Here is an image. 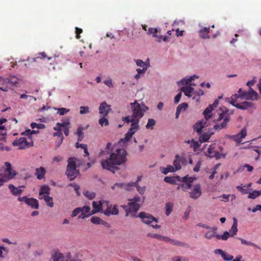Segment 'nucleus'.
Masks as SVG:
<instances>
[{
	"instance_id": "nucleus-1",
	"label": "nucleus",
	"mask_w": 261,
	"mask_h": 261,
	"mask_svg": "<svg viewBox=\"0 0 261 261\" xmlns=\"http://www.w3.org/2000/svg\"><path fill=\"white\" fill-rule=\"evenodd\" d=\"M127 151L123 148H118L110 153L109 158L103 160L101 164L103 169L115 173L118 170V166L124 164L127 161Z\"/></svg>"
},
{
	"instance_id": "nucleus-2",
	"label": "nucleus",
	"mask_w": 261,
	"mask_h": 261,
	"mask_svg": "<svg viewBox=\"0 0 261 261\" xmlns=\"http://www.w3.org/2000/svg\"><path fill=\"white\" fill-rule=\"evenodd\" d=\"M130 201L127 205H122V207L126 212V216L130 215L132 217H136V214L139 210L141 205L144 202V197L142 198L139 196H135L133 199H129Z\"/></svg>"
},
{
	"instance_id": "nucleus-3",
	"label": "nucleus",
	"mask_w": 261,
	"mask_h": 261,
	"mask_svg": "<svg viewBox=\"0 0 261 261\" xmlns=\"http://www.w3.org/2000/svg\"><path fill=\"white\" fill-rule=\"evenodd\" d=\"M219 117L215 120L220 123H217L214 125V128L216 130H220L224 128L227 125V123L230 120V114L228 113V110L226 108H220L218 112Z\"/></svg>"
},
{
	"instance_id": "nucleus-4",
	"label": "nucleus",
	"mask_w": 261,
	"mask_h": 261,
	"mask_svg": "<svg viewBox=\"0 0 261 261\" xmlns=\"http://www.w3.org/2000/svg\"><path fill=\"white\" fill-rule=\"evenodd\" d=\"M132 115L130 118L141 119L144 115V113L148 110V107L145 104L139 103L137 100L130 103Z\"/></svg>"
},
{
	"instance_id": "nucleus-5",
	"label": "nucleus",
	"mask_w": 261,
	"mask_h": 261,
	"mask_svg": "<svg viewBox=\"0 0 261 261\" xmlns=\"http://www.w3.org/2000/svg\"><path fill=\"white\" fill-rule=\"evenodd\" d=\"M6 168L0 172V187L5 182L13 178L16 174V172L12 168L11 164L8 162H5Z\"/></svg>"
},
{
	"instance_id": "nucleus-6",
	"label": "nucleus",
	"mask_w": 261,
	"mask_h": 261,
	"mask_svg": "<svg viewBox=\"0 0 261 261\" xmlns=\"http://www.w3.org/2000/svg\"><path fill=\"white\" fill-rule=\"evenodd\" d=\"M144 223L150 225L153 228H160L161 225L157 224L158 219L152 215L144 212L139 213L138 216Z\"/></svg>"
},
{
	"instance_id": "nucleus-7",
	"label": "nucleus",
	"mask_w": 261,
	"mask_h": 261,
	"mask_svg": "<svg viewBox=\"0 0 261 261\" xmlns=\"http://www.w3.org/2000/svg\"><path fill=\"white\" fill-rule=\"evenodd\" d=\"M238 98V94H235L232 95L230 98L229 103L239 109L246 110L249 108L253 107L254 106V103L253 102L247 101H244L242 102L238 103L237 102Z\"/></svg>"
},
{
	"instance_id": "nucleus-8",
	"label": "nucleus",
	"mask_w": 261,
	"mask_h": 261,
	"mask_svg": "<svg viewBox=\"0 0 261 261\" xmlns=\"http://www.w3.org/2000/svg\"><path fill=\"white\" fill-rule=\"evenodd\" d=\"M223 148L220 144L214 143L211 144L206 151V155L211 158L216 157L220 159L222 154Z\"/></svg>"
},
{
	"instance_id": "nucleus-9",
	"label": "nucleus",
	"mask_w": 261,
	"mask_h": 261,
	"mask_svg": "<svg viewBox=\"0 0 261 261\" xmlns=\"http://www.w3.org/2000/svg\"><path fill=\"white\" fill-rule=\"evenodd\" d=\"M12 145L14 146L18 147L19 149H24L32 147L34 145V143L32 140L30 142L27 141V138L25 137H20L16 138L13 142Z\"/></svg>"
},
{
	"instance_id": "nucleus-10",
	"label": "nucleus",
	"mask_w": 261,
	"mask_h": 261,
	"mask_svg": "<svg viewBox=\"0 0 261 261\" xmlns=\"http://www.w3.org/2000/svg\"><path fill=\"white\" fill-rule=\"evenodd\" d=\"M194 178L191 177H188V176H185V177L181 178V181L182 183L179 185L177 189L179 190L181 189L183 191H186L189 189L192 188V183L193 182Z\"/></svg>"
},
{
	"instance_id": "nucleus-11",
	"label": "nucleus",
	"mask_w": 261,
	"mask_h": 261,
	"mask_svg": "<svg viewBox=\"0 0 261 261\" xmlns=\"http://www.w3.org/2000/svg\"><path fill=\"white\" fill-rule=\"evenodd\" d=\"M122 119L127 123L131 122L130 127L129 128V130L136 133L139 129L140 119L130 118L129 116L122 117Z\"/></svg>"
},
{
	"instance_id": "nucleus-12",
	"label": "nucleus",
	"mask_w": 261,
	"mask_h": 261,
	"mask_svg": "<svg viewBox=\"0 0 261 261\" xmlns=\"http://www.w3.org/2000/svg\"><path fill=\"white\" fill-rule=\"evenodd\" d=\"M147 34L152 35L155 41L161 42L163 40V36L161 35V29L154 28H149Z\"/></svg>"
},
{
	"instance_id": "nucleus-13",
	"label": "nucleus",
	"mask_w": 261,
	"mask_h": 261,
	"mask_svg": "<svg viewBox=\"0 0 261 261\" xmlns=\"http://www.w3.org/2000/svg\"><path fill=\"white\" fill-rule=\"evenodd\" d=\"M241 98L246 100H257L259 98L258 93L252 88L248 92L243 91L241 94Z\"/></svg>"
},
{
	"instance_id": "nucleus-14",
	"label": "nucleus",
	"mask_w": 261,
	"mask_h": 261,
	"mask_svg": "<svg viewBox=\"0 0 261 261\" xmlns=\"http://www.w3.org/2000/svg\"><path fill=\"white\" fill-rule=\"evenodd\" d=\"M18 200L19 201H24L32 208L38 209L39 202L37 199L33 198H28L27 196L18 197Z\"/></svg>"
},
{
	"instance_id": "nucleus-15",
	"label": "nucleus",
	"mask_w": 261,
	"mask_h": 261,
	"mask_svg": "<svg viewBox=\"0 0 261 261\" xmlns=\"http://www.w3.org/2000/svg\"><path fill=\"white\" fill-rule=\"evenodd\" d=\"M189 196L194 199H196L201 196L202 194L201 187L199 184L194 185L189 192Z\"/></svg>"
},
{
	"instance_id": "nucleus-16",
	"label": "nucleus",
	"mask_w": 261,
	"mask_h": 261,
	"mask_svg": "<svg viewBox=\"0 0 261 261\" xmlns=\"http://www.w3.org/2000/svg\"><path fill=\"white\" fill-rule=\"evenodd\" d=\"M247 136V131L246 129H242L241 132L237 135L230 136L229 138L233 140L238 144L240 143L243 139Z\"/></svg>"
},
{
	"instance_id": "nucleus-17",
	"label": "nucleus",
	"mask_w": 261,
	"mask_h": 261,
	"mask_svg": "<svg viewBox=\"0 0 261 261\" xmlns=\"http://www.w3.org/2000/svg\"><path fill=\"white\" fill-rule=\"evenodd\" d=\"M77 161V159L74 157H70L68 160V165L67 166V170H71L75 172H79L78 170L76 169V162Z\"/></svg>"
},
{
	"instance_id": "nucleus-18",
	"label": "nucleus",
	"mask_w": 261,
	"mask_h": 261,
	"mask_svg": "<svg viewBox=\"0 0 261 261\" xmlns=\"http://www.w3.org/2000/svg\"><path fill=\"white\" fill-rule=\"evenodd\" d=\"M80 209L81 214L79 216V218L84 219L93 215V214H92V211H91L90 207L89 206H84L82 207H80Z\"/></svg>"
},
{
	"instance_id": "nucleus-19",
	"label": "nucleus",
	"mask_w": 261,
	"mask_h": 261,
	"mask_svg": "<svg viewBox=\"0 0 261 261\" xmlns=\"http://www.w3.org/2000/svg\"><path fill=\"white\" fill-rule=\"evenodd\" d=\"M110 110V105H108L106 102H102L99 108V113L104 117L108 115Z\"/></svg>"
},
{
	"instance_id": "nucleus-20",
	"label": "nucleus",
	"mask_w": 261,
	"mask_h": 261,
	"mask_svg": "<svg viewBox=\"0 0 261 261\" xmlns=\"http://www.w3.org/2000/svg\"><path fill=\"white\" fill-rule=\"evenodd\" d=\"M206 121L204 120H202L196 123L194 125V129L197 133H201V130L205 126Z\"/></svg>"
},
{
	"instance_id": "nucleus-21",
	"label": "nucleus",
	"mask_w": 261,
	"mask_h": 261,
	"mask_svg": "<svg viewBox=\"0 0 261 261\" xmlns=\"http://www.w3.org/2000/svg\"><path fill=\"white\" fill-rule=\"evenodd\" d=\"M181 177L179 176H166L164 178V181L172 184H177V181H180Z\"/></svg>"
},
{
	"instance_id": "nucleus-22",
	"label": "nucleus",
	"mask_w": 261,
	"mask_h": 261,
	"mask_svg": "<svg viewBox=\"0 0 261 261\" xmlns=\"http://www.w3.org/2000/svg\"><path fill=\"white\" fill-rule=\"evenodd\" d=\"M212 129L208 130V133H204L199 137V141L201 142H207L211 138L212 135L214 134V132L212 131Z\"/></svg>"
},
{
	"instance_id": "nucleus-23",
	"label": "nucleus",
	"mask_w": 261,
	"mask_h": 261,
	"mask_svg": "<svg viewBox=\"0 0 261 261\" xmlns=\"http://www.w3.org/2000/svg\"><path fill=\"white\" fill-rule=\"evenodd\" d=\"M102 201H99L98 203L94 201L92 202L93 210L92 211V214H94L99 212L102 210Z\"/></svg>"
},
{
	"instance_id": "nucleus-24",
	"label": "nucleus",
	"mask_w": 261,
	"mask_h": 261,
	"mask_svg": "<svg viewBox=\"0 0 261 261\" xmlns=\"http://www.w3.org/2000/svg\"><path fill=\"white\" fill-rule=\"evenodd\" d=\"M164 242H168L170 243V244H172L174 245H177L179 246H182V247H187L188 244L186 243H185L184 242H179L175 240H172L170 239L167 237H164Z\"/></svg>"
},
{
	"instance_id": "nucleus-25",
	"label": "nucleus",
	"mask_w": 261,
	"mask_h": 261,
	"mask_svg": "<svg viewBox=\"0 0 261 261\" xmlns=\"http://www.w3.org/2000/svg\"><path fill=\"white\" fill-rule=\"evenodd\" d=\"M103 213L106 216H110V215H117L119 213V211L116 205H114L113 207H108L104 212Z\"/></svg>"
},
{
	"instance_id": "nucleus-26",
	"label": "nucleus",
	"mask_w": 261,
	"mask_h": 261,
	"mask_svg": "<svg viewBox=\"0 0 261 261\" xmlns=\"http://www.w3.org/2000/svg\"><path fill=\"white\" fill-rule=\"evenodd\" d=\"M53 261H66V255L58 251H55L52 255Z\"/></svg>"
},
{
	"instance_id": "nucleus-27",
	"label": "nucleus",
	"mask_w": 261,
	"mask_h": 261,
	"mask_svg": "<svg viewBox=\"0 0 261 261\" xmlns=\"http://www.w3.org/2000/svg\"><path fill=\"white\" fill-rule=\"evenodd\" d=\"M210 33V28L204 27L199 31V34L201 38L203 39H210V36L208 35Z\"/></svg>"
},
{
	"instance_id": "nucleus-28",
	"label": "nucleus",
	"mask_w": 261,
	"mask_h": 261,
	"mask_svg": "<svg viewBox=\"0 0 261 261\" xmlns=\"http://www.w3.org/2000/svg\"><path fill=\"white\" fill-rule=\"evenodd\" d=\"M45 173L46 171L45 169L42 167H40L36 169L35 175L37 176V178L38 179H42L44 177Z\"/></svg>"
},
{
	"instance_id": "nucleus-29",
	"label": "nucleus",
	"mask_w": 261,
	"mask_h": 261,
	"mask_svg": "<svg viewBox=\"0 0 261 261\" xmlns=\"http://www.w3.org/2000/svg\"><path fill=\"white\" fill-rule=\"evenodd\" d=\"M18 79L15 76H10L4 80V82L10 84L11 86H16L18 84Z\"/></svg>"
},
{
	"instance_id": "nucleus-30",
	"label": "nucleus",
	"mask_w": 261,
	"mask_h": 261,
	"mask_svg": "<svg viewBox=\"0 0 261 261\" xmlns=\"http://www.w3.org/2000/svg\"><path fill=\"white\" fill-rule=\"evenodd\" d=\"M213 110V106L209 105V106L206 108L205 110L203 112V114L205 118V120H207L208 119L211 118L212 116V111Z\"/></svg>"
},
{
	"instance_id": "nucleus-31",
	"label": "nucleus",
	"mask_w": 261,
	"mask_h": 261,
	"mask_svg": "<svg viewBox=\"0 0 261 261\" xmlns=\"http://www.w3.org/2000/svg\"><path fill=\"white\" fill-rule=\"evenodd\" d=\"M181 90L188 97L191 96L192 94H194V89L191 86H183Z\"/></svg>"
},
{
	"instance_id": "nucleus-32",
	"label": "nucleus",
	"mask_w": 261,
	"mask_h": 261,
	"mask_svg": "<svg viewBox=\"0 0 261 261\" xmlns=\"http://www.w3.org/2000/svg\"><path fill=\"white\" fill-rule=\"evenodd\" d=\"M238 221L236 218H233V224L231 226V228L230 230V233L231 234V237H233L236 235L238 231Z\"/></svg>"
},
{
	"instance_id": "nucleus-33",
	"label": "nucleus",
	"mask_w": 261,
	"mask_h": 261,
	"mask_svg": "<svg viewBox=\"0 0 261 261\" xmlns=\"http://www.w3.org/2000/svg\"><path fill=\"white\" fill-rule=\"evenodd\" d=\"M9 189L12 194L15 196L20 195L22 192V190L15 187L12 184L9 185Z\"/></svg>"
},
{
	"instance_id": "nucleus-34",
	"label": "nucleus",
	"mask_w": 261,
	"mask_h": 261,
	"mask_svg": "<svg viewBox=\"0 0 261 261\" xmlns=\"http://www.w3.org/2000/svg\"><path fill=\"white\" fill-rule=\"evenodd\" d=\"M50 193V188L48 185L42 186L39 191V196L48 195Z\"/></svg>"
},
{
	"instance_id": "nucleus-35",
	"label": "nucleus",
	"mask_w": 261,
	"mask_h": 261,
	"mask_svg": "<svg viewBox=\"0 0 261 261\" xmlns=\"http://www.w3.org/2000/svg\"><path fill=\"white\" fill-rule=\"evenodd\" d=\"M80 174L79 172H75L71 170H67L66 171V175L70 181L74 180Z\"/></svg>"
},
{
	"instance_id": "nucleus-36",
	"label": "nucleus",
	"mask_w": 261,
	"mask_h": 261,
	"mask_svg": "<svg viewBox=\"0 0 261 261\" xmlns=\"http://www.w3.org/2000/svg\"><path fill=\"white\" fill-rule=\"evenodd\" d=\"M39 199H43L44 201H45L46 204L50 207H52L54 206V202H53V199L52 197L49 196L48 195H43V197H40Z\"/></svg>"
},
{
	"instance_id": "nucleus-37",
	"label": "nucleus",
	"mask_w": 261,
	"mask_h": 261,
	"mask_svg": "<svg viewBox=\"0 0 261 261\" xmlns=\"http://www.w3.org/2000/svg\"><path fill=\"white\" fill-rule=\"evenodd\" d=\"M126 184H124L123 182L120 183H116L112 187V189L114 190L115 188H118L120 189H124L126 191H130L132 190L131 187H128V189L126 188Z\"/></svg>"
},
{
	"instance_id": "nucleus-38",
	"label": "nucleus",
	"mask_w": 261,
	"mask_h": 261,
	"mask_svg": "<svg viewBox=\"0 0 261 261\" xmlns=\"http://www.w3.org/2000/svg\"><path fill=\"white\" fill-rule=\"evenodd\" d=\"M135 133L134 132L131 131L128 129V131L125 134V138L124 139H121L120 140V141H119V143L121 144V142H128L130 140V139L132 137L133 135L135 134Z\"/></svg>"
},
{
	"instance_id": "nucleus-39",
	"label": "nucleus",
	"mask_w": 261,
	"mask_h": 261,
	"mask_svg": "<svg viewBox=\"0 0 261 261\" xmlns=\"http://www.w3.org/2000/svg\"><path fill=\"white\" fill-rule=\"evenodd\" d=\"M181 161V158L179 155H176L175 159L173 162V165L175 170H179L181 168L180 162Z\"/></svg>"
},
{
	"instance_id": "nucleus-40",
	"label": "nucleus",
	"mask_w": 261,
	"mask_h": 261,
	"mask_svg": "<svg viewBox=\"0 0 261 261\" xmlns=\"http://www.w3.org/2000/svg\"><path fill=\"white\" fill-rule=\"evenodd\" d=\"M83 130L84 128L82 126H80L77 129L76 134L78 136V142L81 141L84 138V133L83 132Z\"/></svg>"
},
{
	"instance_id": "nucleus-41",
	"label": "nucleus",
	"mask_w": 261,
	"mask_h": 261,
	"mask_svg": "<svg viewBox=\"0 0 261 261\" xmlns=\"http://www.w3.org/2000/svg\"><path fill=\"white\" fill-rule=\"evenodd\" d=\"M156 122L153 119L149 118L145 127L147 129L152 130L155 125Z\"/></svg>"
},
{
	"instance_id": "nucleus-42",
	"label": "nucleus",
	"mask_w": 261,
	"mask_h": 261,
	"mask_svg": "<svg viewBox=\"0 0 261 261\" xmlns=\"http://www.w3.org/2000/svg\"><path fill=\"white\" fill-rule=\"evenodd\" d=\"M195 78L198 79V76H196V75H193L187 79H183L181 81L178 82V84L179 85H180V84H182L183 83H185L186 84H190V82H191Z\"/></svg>"
},
{
	"instance_id": "nucleus-43",
	"label": "nucleus",
	"mask_w": 261,
	"mask_h": 261,
	"mask_svg": "<svg viewBox=\"0 0 261 261\" xmlns=\"http://www.w3.org/2000/svg\"><path fill=\"white\" fill-rule=\"evenodd\" d=\"M239 239L241 241L242 244L246 245L247 246H254L261 251V248L259 247V246H258L257 245L255 244L254 243H252L251 242L247 241L244 240L242 238H239Z\"/></svg>"
},
{
	"instance_id": "nucleus-44",
	"label": "nucleus",
	"mask_w": 261,
	"mask_h": 261,
	"mask_svg": "<svg viewBox=\"0 0 261 261\" xmlns=\"http://www.w3.org/2000/svg\"><path fill=\"white\" fill-rule=\"evenodd\" d=\"M173 204L170 202H168L166 204V214L169 216L173 210Z\"/></svg>"
},
{
	"instance_id": "nucleus-45",
	"label": "nucleus",
	"mask_w": 261,
	"mask_h": 261,
	"mask_svg": "<svg viewBox=\"0 0 261 261\" xmlns=\"http://www.w3.org/2000/svg\"><path fill=\"white\" fill-rule=\"evenodd\" d=\"M216 228H213V230L207 231L205 234V238L207 239H211L212 238L214 237L215 234L216 233Z\"/></svg>"
},
{
	"instance_id": "nucleus-46",
	"label": "nucleus",
	"mask_w": 261,
	"mask_h": 261,
	"mask_svg": "<svg viewBox=\"0 0 261 261\" xmlns=\"http://www.w3.org/2000/svg\"><path fill=\"white\" fill-rule=\"evenodd\" d=\"M261 194L260 191H254L251 193H250L248 195V197L250 199H255L258 197Z\"/></svg>"
},
{
	"instance_id": "nucleus-47",
	"label": "nucleus",
	"mask_w": 261,
	"mask_h": 261,
	"mask_svg": "<svg viewBox=\"0 0 261 261\" xmlns=\"http://www.w3.org/2000/svg\"><path fill=\"white\" fill-rule=\"evenodd\" d=\"M84 195L87 197L89 200L94 199L95 197V194L94 192L86 191L84 192Z\"/></svg>"
},
{
	"instance_id": "nucleus-48",
	"label": "nucleus",
	"mask_w": 261,
	"mask_h": 261,
	"mask_svg": "<svg viewBox=\"0 0 261 261\" xmlns=\"http://www.w3.org/2000/svg\"><path fill=\"white\" fill-rule=\"evenodd\" d=\"M176 170L174 166L169 165L166 168H164V174H167L169 172H175Z\"/></svg>"
},
{
	"instance_id": "nucleus-49",
	"label": "nucleus",
	"mask_w": 261,
	"mask_h": 261,
	"mask_svg": "<svg viewBox=\"0 0 261 261\" xmlns=\"http://www.w3.org/2000/svg\"><path fill=\"white\" fill-rule=\"evenodd\" d=\"M90 112L89 108L86 106H81L80 107V113L81 115L88 114Z\"/></svg>"
},
{
	"instance_id": "nucleus-50",
	"label": "nucleus",
	"mask_w": 261,
	"mask_h": 261,
	"mask_svg": "<svg viewBox=\"0 0 261 261\" xmlns=\"http://www.w3.org/2000/svg\"><path fill=\"white\" fill-rule=\"evenodd\" d=\"M142 176H139L137 177V180L135 182H131L127 184L126 188L128 189V187H133V186H137L138 185V182L141 180Z\"/></svg>"
},
{
	"instance_id": "nucleus-51",
	"label": "nucleus",
	"mask_w": 261,
	"mask_h": 261,
	"mask_svg": "<svg viewBox=\"0 0 261 261\" xmlns=\"http://www.w3.org/2000/svg\"><path fill=\"white\" fill-rule=\"evenodd\" d=\"M31 127L32 128L34 129L35 128H38L39 129H42L45 127V125L44 124L39 123L37 124L35 122H33L31 124Z\"/></svg>"
},
{
	"instance_id": "nucleus-52",
	"label": "nucleus",
	"mask_w": 261,
	"mask_h": 261,
	"mask_svg": "<svg viewBox=\"0 0 261 261\" xmlns=\"http://www.w3.org/2000/svg\"><path fill=\"white\" fill-rule=\"evenodd\" d=\"M54 136H58L61 137L60 141L59 143L58 146H60V145L62 143L63 140V134L62 130H58V131H57V132L54 133Z\"/></svg>"
},
{
	"instance_id": "nucleus-53",
	"label": "nucleus",
	"mask_w": 261,
	"mask_h": 261,
	"mask_svg": "<svg viewBox=\"0 0 261 261\" xmlns=\"http://www.w3.org/2000/svg\"><path fill=\"white\" fill-rule=\"evenodd\" d=\"M99 123L102 126L103 125L107 126L109 125V121L108 120L103 116L99 119Z\"/></svg>"
},
{
	"instance_id": "nucleus-54",
	"label": "nucleus",
	"mask_w": 261,
	"mask_h": 261,
	"mask_svg": "<svg viewBox=\"0 0 261 261\" xmlns=\"http://www.w3.org/2000/svg\"><path fill=\"white\" fill-rule=\"evenodd\" d=\"M136 64L138 66H139L142 68H145V67H146L147 68L148 66L146 64V63L144 62L142 60L138 59L135 60Z\"/></svg>"
},
{
	"instance_id": "nucleus-55",
	"label": "nucleus",
	"mask_w": 261,
	"mask_h": 261,
	"mask_svg": "<svg viewBox=\"0 0 261 261\" xmlns=\"http://www.w3.org/2000/svg\"><path fill=\"white\" fill-rule=\"evenodd\" d=\"M148 236H149L151 238H152L156 239L159 240H163V237L162 235L159 234L152 233H148Z\"/></svg>"
},
{
	"instance_id": "nucleus-56",
	"label": "nucleus",
	"mask_w": 261,
	"mask_h": 261,
	"mask_svg": "<svg viewBox=\"0 0 261 261\" xmlns=\"http://www.w3.org/2000/svg\"><path fill=\"white\" fill-rule=\"evenodd\" d=\"M58 113L60 115H64V114H65L69 112V111H70L69 109H67L64 108H58Z\"/></svg>"
},
{
	"instance_id": "nucleus-57",
	"label": "nucleus",
	"mask_w": 261,
	"mask_h": 261,
	"mask_svg": "<svg viewBox=\"0 0 261 261\" xmlns=\"http://www.w3.org/2000/svg\"><path fill=\"white\" fill-rule=\"evenodd\" d=\"M133 187H136L137 188L138 192L141 194L143 195L145 193L146 187L145 186L140 187L139 185L133 186Z\"/></svg>"
},
{
	"instance_id": "nucleus-58",
	"label": "nucleus",
	"mask_w": 261,
	"mask_h": 261,
	"mask_svg": "<svg viewBox=\"0 0 261 261\" xmlns=\"http://www.w3.org/2000/svg\"><path fill=\"white\" fill-rule=\"evenodd\" d=\"M101 219L98 217H93L91 219V222L95 224H100Z\"/></svg>"
},
{
	"instance_id": "nucleus-59",
	"label": "nucleus",
	"mask_w": 261,
	"mask_h": 261,
	"mask_svg": "<svg viewBox=\"0 0 261 261\" xmlns=\"http://www.w3.org/2000/svg\"><path fill=\"white\" fill-rule=\"evenodd\" d=\"M188 107V105L187 103L186 102H183L181 104H180L177 107V110H178L179 111H181L182 110H186L187 108Z\"/></svg>"
},
{
	"instance_id": "nucleus-60",
	"label": "nucleus",
	"mask_w": 261,
	"mask_h": 261,
	"mask_svg": "<svg viewBox=\"0 0 261 261\" xmlns=\"http://www.w3.org/2000/svg\"><path fill=\"white\" fill-rule=\"evenodd\" d=\"M39 56L38 57L35 58H33V61H37V60L39 59H44L47 57V56L46 55V54H45L44 52L39 53Z\"/></svg>"
},
{
	"instance_id": "nucleus-61",
	"label": "nucleus",
	"mask_w": 261,
	"mask_h": 261,
	"mask_svg": "<svg viewBox=\"0 0 261 261\" xmlns=\"http://www.w3.org/2000/svg\"><path fill=\"white\" fill-rule=\"evenodd\" d=\"M113 149V147H112V144L110 142L108 143L106 145V147L105 148V151L104 152H106L107 154H109L111 152L109 151V150H112Z\"/></svg>"
},
{
	"instance_id": "nucleus-62",
	"label": "nucleus",
	"mask_w": 261,
	"mask_h": 261,
	"mask_svg": "<svg viewBox=\"0 0 261 261\" xmlns=\"http://www.w3.org/2000/svg\"><path fill=\"white\" fill-rule=\"evenodd\" d=\"M70 124L69 121L68 120L67 121L64 122L63 123H57V125H58L59 127L64 128L68 127V125Z\"/></svg>"
},
{
	"instance_id": "nucleus-63",
	"label": "nucleus",
	"mask_w": 261,
	"mask_h": 261,
	"mask_svg": "<svg viewBox=\"0 0 261 261\" xmlns=\"http://www.w3.org/2000/svg\"><path fill=\"white\" fill-rule=\"evenodd\" d=\"M231 236V234L230 233H229L228 231H225L224 233L221 235V239L222 240L226 241L227 240L228 238Z\"/></svg>"
},
{
	"instance_id": "nucleus-64",
	"label": "nucleus",
	"mask_w": 261,
	"mask_h": 261,
	"mask_svg": "<svg viewBox=\"0 0 261 261\" xmlns=\"http://www.w3.org/2000/svg\"><path fill=\"white\" fill-rule=\"evenodd\" d=\"M66 261H80V260H74L71 258V254L68 252L66 254Z\"/></svg>"
}]
</instances>
